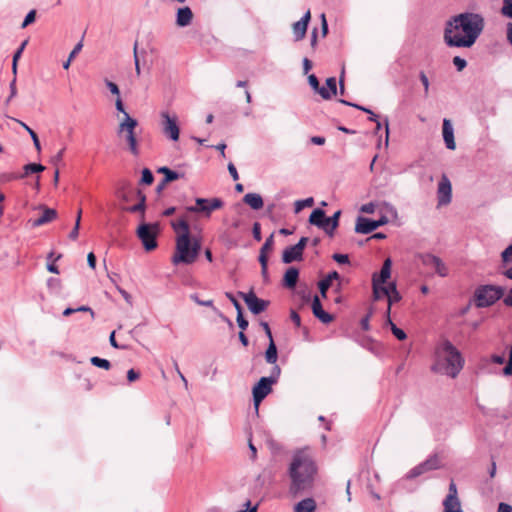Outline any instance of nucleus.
Instances as JSON below:
<instances>
[{
    "label": "nucleus",
    "mask_w": 512,
    "mask_h": 512,
    "mask_svg": "<svg viewBox=\"0 0 512 512\" xmlns=\"http://www.w3.org/2000/svg\"><path fill=\"white\" fill-rule=\"evenodd\" d=\"M485 27L484 17L479 13L464 12L450 17L444 27L443 39L448 47H472Z\"/></svg>",
    "instance_id": "nucleus-1"
},
{
    "label": "nucleus",
    "mask_w": 512,
    "mask_h": 512,
    "mask_svg": "<svg viewBox=\"0 0 512 512\" xmlns=\"http://www.w3.org/2000/svg\"><path fill=\"white\" fill-rule=\"evenodd\" d=\"M316 466L311 457L303 452L293 455L288 474L291 479L289 493L296 497L313 485Z\"/></svg>",
    "instance_id": "nucleus-2"
},
{
    "label": "nucleus",
    "mask_w": 512,
    "mask_h": 512,
    "mask_svg": "<svg viewBox=\"0 0 512 512\" xmlns=\"http://www.w3.org/2000/svg\"><path fill=\"white\" fill-rule=\"evenodd\" d=\"M464 359L460 351L449 341L444 340L435 351L431 370L435 373L456 378L463 369Z\"/></svg>",
    "instance_id": "nucleus-3"
},
{
    "label": "nucleus",
    "mask_w": 512,
    "mask_h": 512,
    "mask_svg": "<svg viewBox=\"0 0 512 512\" xmlns=\"http://www.w3.org/2000/svg\"><path fill=\"white\" fill-rule=\"evenodd\" d=\"M200 248L199 241L194 240L192 243L190 235L179 234L176 239V251L172 257V263L174 265L180 263L192 264L196 260Z\"/></svg>",
    "instance_id": "nucleus-4"
},
{
    "label": "nucleus",
    "mask_w": 512,
    "mask_h": 512,
    "mask_svg": "<svg viewBox=\"0 0 512 512\" xmlns=\"http://www.w3.org/2000/svg\"><path fill=\"white\" fill-rule=\"evenodd\" d=\"M504 295V288L492 284L480 285L475 289L474 302L477 308L490 307Z\"/></svg>",
    "instance_id": "nucleus-5"
},
{
    "label": "nucleus",
    "mask_w": 512,
    "mask_h": 512,
    "mask_svg": "<svg viewBox=\"0 0 512 512\" xmlns=\"http://www.w3.org/2000/svg\"><path fill=\"white\" fill-rule=\"evenodd\" d=\"M138 126V122L136 119L132 118L129 114H126V117L119 124L117 134L120 136L122 133H125V138L129 146L130 152L137 156L139 154V149L137 145V139L135 135V128Z\"/></svg>",
    "instance_id": "nucleus-6"
},
{
    "label": "nucleus",
    "mask_w": 512,
    "mask_h": 512,
    "mask_svg": "<svg viewBox=\"0 0 512 512\" xmlns=\"http://www.w3.org/2000/svg\"><path fill=\"white\" fill-rule=\"evenodd\" d=\"M442 467L443 463L441 457L437 453H434L430 455L426 460L410 469L405 475V478L407 480H412L428 472L441 469Z\"/></svg>",
    "instance_id": "nucleus-7"
},
{
    "label": "nucleus",
    "mask_w": 512,
    "mask_h": 512,
    "mask_svg": "<svg viewBox=\"0 0 512 512\" xmlns=\"http://www.w3.org/2000/svg\"><path fill=\"white\" fill-rule=\"evenodd\" d=\"M159 226L157 223H142L137 228L136 234L141 240L143 247L146 251L154 250L157 247V235Z\"/></svg>",
    "instance_id": "nucleus-8"
},
{
    "label": "nucleus",
    "mask_w": 512,
    "mask_h": 512,
    "mask_svg": "<svg viewBox=\"0 0 512 512\" xmlns=\"http://www.w3.org/2000/svg\"><path fill=\"white\" fill-rule=\"evenodd\" d=\"M195 206L187 207V211L191 213H203L206 217H210L211 213L223 207L224 202L220 198H196Z\"/></svg>",
    "instance_id": "nucleus-9"
},
{
    "label": "nucleus",
    "mask_w": 512,
    "mask_h": 512,
    "mask_svg": "<svg viewBox=\"0 0 512 512\" xmlns=\"http://www.w3.org/2000/svg\"><path fill=\"white\" fill-rule=\"evenodd\" d=\"M308 82L312 89L325 100L331 99V97L337 93V81L335 77H329L326 80V85L329 86L330 90L321 87L318 78L314 74L308 76Z\"/></svg>",
    "instance_id": "nucleus-10"
},
{
    "label": "nucleus",
    "mask_w": 512,
    "mask_h": 512,
    "mask_svg": "<svg viewBox=\"0 0 512 512\" xmlns=\"http://www.w3.org/2000/svg\"><path fill=\"white\" fill-rule=\"evenodd\" d=\"M387 216L383 215L378 220H372L363 216H358L356 219L355 232L359 234H369L376 230L378 227L388 223Z\"/></svg>",
    "instance_id": "nucleus-11"
},
{
    "label": "nucleus",
    "mask_w": 512,
    "mask_h": 512,
    "mask_svg": "<svg viewBox=\"0 0 512 512\" xmlns=\"http://www.w3.org/2000/svg\"><path fill=\"white\" fill-rule=\"evenodd\" d=\"M238 295L244 300L249 310L255 315L265 311L269 305V301L258 298L252 290L248 293L239 292Z\"/></svg>",
    "instance_id": "nucleus-12"
},
{
    "label": "nucleus",
    "mask_w": 512,
    "mask_h": 512,
    "mask_svg": "<svg viewBox=\"0 0 512 512\" xmlns=\"http://www.w3.org/2000/svg\"><path fill=\"white\" fill-rule=\"evenodd\" d=\"M272 385V381L268 380L266 377H261L257 384L253 387V402L256 410H258L260 403L272 391Z\"/></svg>",
    "instance_id": "nucleus-13"
},
{
    "label": "nucleus",
    "mask_w": 512,
    "mask_h": 512,
    "mask_svg": "<svg viewBox=\"0 0 512 512\" xmlns=\"http://www.w3.org/2000/svg\"><path fill=\"white\" fill-rule=\"evenodd\" d=\"M419 259L424 266L434 269L435 273L440 277L448 275V268L439 257L426 253L421 254Z\"/></svg>",
    "instance_id": "nucleus-14"
},
{
    "label": "nucleus",
    "mask_w": 512,
    "mask_h": 512,
    "mask_svg": "<svg viewBox=\"0 0 512 512\" xmlns=\"http://www.w3.org/2000/svg\"><path fill=\"white\" fill-rule=\"evenodd\" d=\"M162 125L163 132L167 135L171 140L177 141L179 139V127L177 125V118L171 117L168 112H162Z\"/></svg>",
    "instance_id": "nucleus-15"
},
{
    "label": "nucleus",
    "mask_w": 512,
    "mask_h": 512,
    "mask_svg": "<svg viewBox=\"0 0 512 512\" xmlns=\"http://www.w3.org/2000/svg\"><path fill=\"white\" fill-rule=\"evenodd\" d=\"M137 190L138 189L134 188L130 182L122 181L119 183L115 194L121 202L128 204L135 198V191Z\"/></svg>",
    "instance_id": "nucleus-16"
},
{
    "label": "nucleus",
    "mask_w": 512,
    "mask_h": 512,
    "mask_svg": "<svg viewBox=\"0 0 512 512\" xmlns=\"http://www.w3.org/2000/svg\"><path fill=\"white\" fill-rule=\"evenodd\" d=\"M451 183L449 179L443 175L441 181L438 185V204L439 205H446L450 203L451 201Z\"/></svg>",
    "instance_id": "nucleus-17"
},
{
    "label": "nucleus",
    "mask_w": 512,
    "mask_h": 512,
    "mask_svg": "<svg viewBox=\"0 0 512 512\" xmlns=\"http://www.w3.org/2000/svg\"><path fill=\"white\" fill-rule=\"evenodd\" d=\"M37 208L39 210H42L43 213H42V215L39 218H37V219H35V220H33L31 222V226L33 228H36V227L45 225L47 223H50V222H52L53 220H55L57 218L58 214H57V211L55 209L49 208V207H47L45 205H39Z\"/></svg>",
    "instance_id": "nucleus-18"
},
{
    "label": "nucleus",
    "mask_w": 512,
    "mask_h": 512,
    "mask_svg": "<svg viewBox=\"0 0 512 512\" xmlns=\"http://www.w3.org/2000/svg\"><path fill=\"white\" fill-rule=\"evenodd\" d=\"M311 309L313 315L322 323L328 324L333 320V316L323 309L320 298L317 295L312 299Z\"/></svg>",
    "instance_id": "nucleus-19"
},
{
    "label": "nucleus",
    "mask_w": 512,
    "mask_h": 512,
    "mask_svg": "<svg viewBox=\"0 0 512 512\" xmlns=\"http://www.w3.org/2000/svg\"><path fill=\"white\" fill-rule=\"evenodd\" d=\"M310 19L311 14L308 10L299 21L293 24L292 29L295 41H300L305 37Z\"/></svg>",
    "instance_id": "nucleus-20"
},
{
    "label": "nucleus",
    "mask_w": 512,
    "mask_h": 512,
    "mask_svg": "<svg viewBox=\"0 0 512 512\" xmlns=\"http://www.w3.org/2000/svg\"><path fill=\"white\" fill-rule=\"evenodd\" d=\"M442 135H443V140L445 142L446 147L449 150H455L456 143H455V139H454V129H453V125H452L451 121L447 118L443 119Z\"/></svg>",
    "instance_id": "nucleus-21"
},
{
    "label": "nucleus",
    "mask_w": 512,
    "mask_h": 512,
    "mask_svg": "<svg viewBox=\"0 0 512 512\" xmlns=\"http://www.w3.org/2000/svg\"><path fill=\"white\" fill-rule=\"evenodd\" d=\"M381 292L388 298L387 314H390L391 305L401 300V295L397 290L395 282H390L387 286L381 288Z\"/></svg>",
    "instance_id": "nucleus-22"
},
{
    "label": "nucleus",
    "mask_w": 512,
    "mask_h": 512,
    "mask_svg": "<svg viewBox=\"0 0 512 512\" xmlns=\"http://www.w3.org/2000/svg\"><path fill=\"white\" fill-rule=\"evenodd\" d=\"M392 260L386 258L383 262L382 268L379 273H374L372 276V282L383 285L391 276Z\"/></svg>",
    "instance_id": "nucleus-23"
},
{
    "label": "nucleus",
    "mask_w": 512,
    "mask_h": 512,
    "mask_svg": "<svg viewBox=\"0 0 512 512\" xmlns=\"http://www.w3.org/2000/svg\"><path fill=\"white\" fill-rule=\"evenodd\" d=\"M193 12L188 6L180 7L176 12V25L178 27H187L192 23Z\"/></svg>",
    "instance_id": "nucleus-24"
},
{
    "label": "nucleus",
    "mask_w": 512,
    "mask_h": 512,
    "mask_svg": "<svg viewBox=\"0 0 512 512\" xmlns=\"http://www.w3.org/2000/svg\"><path fill=\"white\" fill-rule=\"evenodd\" d=\"M339 279H340L339 273L337 271H331L327 274V276L324 279L319 281L318 288H319L321 296L323 298L327 297V291L332 286V282L339 280Z\"/></svg>",
    "instance_id": "nucleus-25"
},
{
    "label": "nucleus",
    "mask_w": 512,
    "mask_h": 512,
    "mask_svg": "<svg viewBox=\"0 0 512 512\" xmlns=\"http://www.w3.org/2000/svg\"><path fill=\"white\" fill-rule=\"evenodd\" d=\"M303 253L299 251L295 245L287 247L282 254V261L285 264H290L294 261H301Z\"/></svg>",
    "instance_id": "nucleus-26"
},
{
    "label": "nucleus",
    "mask_w": 512,
    "mask_h": 512,
    "mask_svg": "<svg viewBox=\"0 0 512 512\" xmlns=\"http://www.w3.org/2000/svg\"><path fill=\"white\" fill-rule=\"evenodd\" d=\"M243 202L253 210H260L264 206L263 198L258 193H247L243 197Z\"/></svg>",
    "instance_id": "nucleus-27"
},
{
    "label": "nucleus",
    "mask_w": 512,
    "mask_h": 512,
    "mask_svg": "<svg viewBox=\"0 0 512 512\" xmlns=\"http://www.w3.org/2000/svg\"><path fill=\"white\" fill-rule=\"evenodd\" d=\"M299 278V270L295 267H290L286 270L283 277V285L287 288H294Z\"/></svg>",
    "instance_id": "nucleus-28"
},
{
    "label": "nucleus",
    "mask_w": 512,
    "mask_h": 512,
    "mask_svg": "<svg viewBox=\"0 0 512 512\" xmlns=\"http://www.w3.org/2000/svg\"><path fill=\"white\" fill-rule=\"evenodd\" d=\"M341 216V210L336 211L332 217H326L324 220V231L329 235L332 236L333 232L339 225V218Z\"/></svg>",
    "instance_id": "nucleus-29"
},
{
    "label": "nucleus",
    "mask_w": 512,
    "mask_h": 512,
    "mask_svg": "<svg viewBox=\"0 0 512 512\" xmlns=\"http://www.w3.org/2000/svg\"><path fill=\"white\" fill-rule=\"evenodd\" d=\"M316 507L317 505L313 498H305L295 505L294 512H314Z\"/></svg>",
    "instance_id": "nucleus-30"
},
{
    "label": "nucleus",
    "mask_w": 512,
    "mask_h": 512,
    "mask_svg": "<svg viewBox=\"0 0 512 512\" xmlns=\"http://www.w3.org/2000/svg\"><path fill=\"white\" fill-rule=\"evenodd\" d=\"M325 212L320 208H316L312 211L309 216V223L317 226L318 228L324 230V220H325Z\"/></svg>",
    "instance_id": "nucleus-31"
},
{
    "label": "nucleus",
    "mask_w": 512,
    "mask_h": 512,
    "mask_svg": "<svg viewBox=\"0 0 512 512\" xmlns=\"http://www.w3.org/2000/svg\"><path fill=\"white\" fill-rule=\"evenodd\" d=\"M157 172L164 175V178H163L164 183H170V182L178 180L184 176V174L173 171L166 166L159 167L157 169Z\"/></svg>",
    "instance_id": "nucleus-32"
},
{
    "label": "nucleus",
    "mask_w": 512,
    "mask_h": 512,
    "mask_svg": "<svg viewBox=\"0 0 512 512\" xmlns=\"http://www.w3.org/2000/svg\"><path fill=\"white\" fill-rule=\"evenodd\" d=\"M443 507L444 512H462L459 498L445 497Z\"/></svg>",
    "instance_id": "nucleus-33"
},
{
    "label": "nucleus",
    "mask_w": 512,
    "mask_h": 512,
    "mask_svg": "<svg viewBox=\"0 0 512 512\" xmlns=\"http://www.w3.org/2000/svg\"><path fill=\"white\" fill-rule=\"evenodd\" d=\"M265 359L269 364H275L278 359L277 347L273 339L269 341V345L265 352Z\"/></svg>",
    "instance_id": "nucleus-34"
},
{
    "label": "nucleus",
    "mask_w": 512,
    "mask_h": 512,
    "mask_svg": "<svg viewBox=\"0 0 512 512\" xmlns=\"http://www.w3.org/2000/svg\"><path fill=\"white\" fill-rule=\"evenodd\" d=\"M339 102L344 104V105H346V106H350V107L356 108L358 110H361V111L369 114L370 115L369 118H368L369 121H372V122H375V123L378 121L377 120V115L374 114V112L371 109L367 108V107L361 106V105L356 104V103L349 102V101L344 100V99H340Z\"/></svg>",
    "instance_id": "nucleus-35"
},
{
    "label": "nucleus",
    "mask_w": 512,
    "mask_h": 512,
    "mask_svg": "<svg viewBox=\"0 0 512 512\" xmlns=\"http://www.w3.org/2000/svg\"><path fill=\"white\" fill-rule=\"evenodd\" d=\"M172 228L176 233L190 235L189 224L185 218L179 219L178 221L171 222Z\"/></svg>",
    "instance_id": "nucleus-36"
},
{
    "label": "nucleus",
    "mask_w": 512,
    "mask_h": 512,
    "mask_svg": "<svg viewBox=\"0 0 512 512\" xmlns=\"http://www.w3.org/2000/svg\"><path fill=\"white\" fill-rule=\"evenodd\" d=\"M12 120H14L19 125H21L29 133V137H31L35 148L38 151H40L41 150L40 141H39L37 134L34 132V130H32L26 123H24L23 121H21L19 119L12 118Z\"/></svg>",
    "instance_id": "nucleus-37"
},
{
    "label": "nucleus",
    "mask_w": 512,
    "mask_h": 512,
    "mask_svg": "<svg viewBox=\"0 0 512 512\" xmlns=\"http://www.w3.org/2000/svg\"><path fill=\"white\" fill-rule=\"evenodd\" d=\"M23 170L24 174L21 177H25L31 173H40L45 170V167L42 164L29 163L23 167Z\"/></svg>",
    "instance_id": "nucleus-38"
},
{
    "label": "nucleus",
    "mask_w": 512,
    "mask_h": 512,
    "mask_svg": "<svg viewBox=\"0 0 512 512\" xmlns=\"http://www.w3.org/2000/svg\"><path fill=\"white\" fill-rule=\"evenodd\" d=\"M139 54L145 55L146 51L142 50V51L139 52L138 51V41H135L134 46H133V56H134L135 71H136L137 76L141 75Z\"/></svg>",
    "instance_id": "nucleus-39"
},
{
    "label": "nucleus",
    "mask_w": 512,
    "mask_h": 512,
    "mask_svg": "<svg viewBox=\"0 0 512 512\" xmlns=\"http://www.w3.org/2000/svg\"><path fill=\"white\" fill-rule=\"evenodd\" d=\"M90 362L93 366L102 368L105 370H109L111 368V363L107 359L100 358L98 356H93L90 358Z\"/></svg>",
    "instance_id": "nucleus-40"
},
{
    "label": "nucleus",
    "mask_w": 512,
    "mask_h": 512,
    "mask_svg": "<svg viewBox=\"0 0 512 512\" xmlns=\"http://www.w3.org/2000/svg\"><path fill=\"white\" fill-rule=\"evenodd\" d=\"M313 204H314V199L312 197H308V198L303 199V200H297L294 203L295 213H299L305 207H312Z\"/></svg>",
    "instance_id": "nucleus-41"
},
{
    "label": "nucleus",
    "mask_w": 512,
    "mask_h": 512,
    "mask_svg": "<svg viewBox=\"0 0 512 512\" xmlns=\"http://www.w3.org/2000/svg\"><path fill=\"white\" fill-rule=\"evenodd\" d=\"M47 287L48 289L54 293L59 294L61 290V281L59 278L50 277L47 280Z\"/></svg>",
    "instance_id": "nucleus-42"
},
{
    "label": "nucleus",
    "mask_w": 512,
    "mask_h": 512,
    "mask_svg": "<svg viewBox=\"0 0 512 512\" xmlns=\"http://www.w3.org/2000/svg\"><path fill=\"white\" fill-rule=\"evenodd\" d=\"M387 323L390 325V327H391V331H392L393 335H394L398 340L403 341V340H405V339L407 338L406 333H405L402 329L398 328V327H397V326L392 322V320H391L389 317H388Z\"/></svg>",
    "instance_id": "nucleus-43"
},
{
    "label": "nucleus",
    "mask_w": 512,
    "mask_h": 512,
    "mask_svg": "<svg viewBox=\"0 0 512 512\" xmlns=\"http://www.w3.org/2000/svg\"><path fill=\"white\" fill-rule=\"evenodd\" d=\"M121 209L129 213H140L141 219H144L145 210L142 208L141 204L136 203L132 206H122Z\"/></svg>",
    "instance_id": "nucleus-44"
},
{
    "label": "nucleus",
    "mask_w": 512,
    "mask_h": 512,
    "mask_svg": "<svg viewBox=\"0 0 512 512\" xmlns=\"http://www.w3.org/2000/svg\"><path fill=\"white\" fill-rule=\"evenodd\" d=\"M153 181H154V176H153L151 170L148 168H144L142 170V176H141L140 183L145 184V185H150L153 183Z\"/></svg>",
    "instance_id": "nucleus-45"
},
{
    "label": "nucleus",
    "mask_w": 512,
    "mask_h": 512,
    "mask_svg": "<svg viewBox=\"0 0 512 512\" xmlns=\"http://www.w3.org/2000/svg\"><path fill=\"white\" fill-rule=\"evenodd\" d=\"M16 77H13L12 81L9 84V96L5 100V106H8L11 100L17 95V87H16Z\"/></svg>",
    "instance_id": "nucleus-46"
},
{
    "label": "nucleus",
    "mask_w": 512,
    "mask_h": 512,
    "mask_svg": "<svg viewBox=\"0 0 512 512\" xmlns=\"http://www.w3.org/2000/svg\"><path fill=\"white\" fill-rule=\"evenodd\" d=\"M501 13L512 19V0H503V6L501 8Z\"/></svg>",
    "instance_id": "nucleus-47"
},
{
    "label": "nucleus",
    "mask_w": 512,
    "mask_h": 512,
    "mask_svg": "<svg viewBox=\"0 0 512 512\" xmlns=\"http://www.w3.org/2000/svg\"><path fill=\"white\" fill-rule=\"evenodd\" d=\"M274 246V234H271L268 238H266L264 244L262 245L260 252L268 253L273 249Z\"/></svg>",
    "instance_id": "nucleus-48"
},
{
    "label": "nucleus",
    "mask_w": 512,
    "mask_h": 512,
    "mask_svg": "<svg viewBox=\"0 0 512 512\" xmlns=\"http://www.w3.org/2000/svg\"><path fill=\"white\" fill-rule=\"evenodd\" d=\"M236 321L241 330L247 329L249 323L243 316V309H238Z\"/></svg>",
    "instance_id": "nucleus-49"
},
{
    "label": "nucleus",
    "mask_w": 512,
    "mask_h": 512,
    "mask_svg": "<svg viewBox=\"0 0 512 512\" xmlns=\"http://www.w3.org/2000/svg\"><path fill=\"white\" fill-rule=\"evenodd\" d=\"M35 18L36 10L29 11L21 24V28H26L28 25L32 24L35 21Z\"/></svg>",
    "instance_id": "nucleus-50"
},
{
    "label": "nucleus",
    "mask_w": 512,
    "mask_h": 512,
    "mask_svg": "<svg viewBox=\"0 0 512 512\" xmlns=\"http://www.w3.org/2000/svg\"><path fill=\"white\" fill-rule=\"evenodd\" d=\"M281 374V369L278 365H274L271 370V374L269 377H266L268 380L272 381L273 384L277 383Z\"/></svg>",
    "instance_id": "nucleus-51"
},
{
    "label": "nucleus",
    "mask_w": 512,
    "mask_h": 512,
    "mask_svg": "<svg viewBox=\"0 0 512 512\" xmlns=\"http://www.w3.org/2000/svg\"><path fill=\"white\" fill-rule=\"evenodd\" d=\"M502 262L504 264L512 263V245H509L502 253H501Z\"/></svg>",
    "instance_id": "nucleus-52"
},
{
    "label": "nucleus",
    "mask_w": 512,
    "mask_h": 512,
    "mask_svg": "<svg viewBox=\"0 0 512 512\" xmlns=\"http://www.w3.org/2000/svg\"><path fill=\"white\" fill-rule=\"evenodd\" d=\"M191 300H193L195 303H197L200 306H206V307H212L213 301L212 300H202L199 299L197 294H191L190 295Z\"/></svg>",
    "instance_id": "nucleus-53"
},
{
    "label": "nucleus",
    "mask_w": 512,
    "mask_h": 512,
    "mask_svg": "<svg viewBox=\"0 0 512 512\" xmlns=\"http://www.w3.org/2000/svg\"><path fill=\"white\" fill-rule=\"evenodd\" d=\"M453 64L458 71H462L467 66V61L460 56H455L453 58Z\"/></svg>",
    "instance_id": "nucleus-54"
},
{
    "label": "nucleus",
    "mask_w": 512,
    "mask_h": 512,
    "mask_svg": "<svg viewBox=\"0 0 512 512\" xmlns=\"http://www.w3.org/2000/svg\"><path fill=\"white\" fill-rule=\"evenodd\" d=\"M332 259L339 264H348L349 263V257L347 254L335 253L332 256Z\"/></svg>",
    "instance_id": "nucleus-55"
},
{
    "label": "nucleus",
    "mask_w": 512,
    "mask_h": 512,
    "mask_svg": "<svg viewBox=\"0 0 512 512\" xmlns=\"http://www.w3.org/2000/svg\"><path fill=\"white\" fill-rule=\"evenodd\" d=\"M135 198L138 200V204L142 205V208L146 210V195L139 189L135 191Z\"/></svg>",
    "instance_id": "nucleus-56"
},
{
    "label": "nucleus",
    "mask_w": 512,
    "mask_h": 512,
    "mask_svg": "<svg viewBox=\"0 0 512 512\" xmlns=\"http://www.w3.org/2000/svg\"><path fill=\"white\" fill-rule=\"evenodd\" d=\"M384 287L383 285L377 284L372 282V288H373V298L374 300H379L381 296L383 295L381 292V288Z\"/></svg>",
    "instance_id": "nucleus-57"
},
{
    "label": "nucleus",
    "mask_w": 512,
    "mask_h": 512,
    "mask_svg": "<svg viewBox=\"0 0 512 512\" xmlns=\"http://www.w3.org/2000/svg\"><path fill=\"white\" fill-rule=\"evenodd\" d=\"M419 78H420L421 83L424 86L425 95H428L429 85H430L428 77L426 76V74L423 71H421L419 73Z\"/></svg>",
    "instance_id": "nucleus-58"
},
{
    "label": "nucleus",
    "mask_w": 512,
    "mask_h": 512,
    "mask_svg": "<svg viewBox=\"0 0 512 512\" xmlns=\"http://www.w3.org/2000/svg\"><path fill=\"white\" fill-rule=\"evenodd\" d=\"M252 233H253V237L256 241H260L261 240V225L260 223L258 222H255L253 224V228H252Z\"/></svg>",
    "instance_id": "nucleus-59"
},
{
    "label": "nucleus",
    "mask_w": 512,
    "mask_h": 512,
    "mask_svg": "<svg viewBox=\"0 0 512 512\" xmlns=\"http://www.w3.org/2000/svg\"><path fill=\"white\" fill-rule=\"evenodd\" d=\"M446 497H452V499L458 498L457 486L453 480L449 484L448 494Z\"/></svg>",
    "instance_id": "nucleus-60"
},
{
    "label": "nucleus",
    "mask_w": 512,
    "mask_h": 512,
    "mask_svg": "<svg viewBox=\"0 0 512 512\" xmlns=\"http://www.w3.org/2000/svg\"><path fill=\"white\" fill-rule=\"evenodd\" d=\"M375 204L373 202L366 203L361 206L360 211L367 214H372L375 211Z\"/></svg>",
    "instance_id": "nucleus-61"
},
{
    "label": "nucleus",
    "mask_w": 512,
    "mask_h": 512,
    "mask_svg": "<svg viewBox=\"0 0 512 512\" xmlns=\"http://www.w3.org/2000/svg\"><path fill=\"white\" fill-rule=\"evenodd\" d=\"M28 44V40H24L20 47L15 51L14 55H13V59H15V61H18L26 47V45Z\"/></svg>",
    "instance_id": "nucleus-62"
},
{
    "label": "nucleus",
    "mask_w": 512,
    "mask_h": 512,
    "mask_svg": "<svg viewBox=\"0 0 512 512\" xmlns=\"http://www.w3.org/2000/svg\"><path fill=\"white\" fill-rule=\"evenodd\" d=\"M105 83H106L107 88L110 90V92L112 94L119 96V94H120L119 87L114 82L106 80Z\"/></svg>",
    "instance_id": "nucleus-63"
},
{
    "label": "nucleus",
    "mask_w": 512,
    "mask_h": 512,
    "mask_svg": "<svg viewBox=\"0 0 512 512\" xmlns=\"http://www.w3.org/2000/svg\"><path fill=\"white\" fill-rule=\"evenodd\" d=\"M498 512H512V506L507 503L501 502L498 505Z\"/></svg>",
    "instance_id": "nucleus-64"
}]
</instances>
